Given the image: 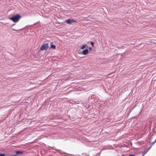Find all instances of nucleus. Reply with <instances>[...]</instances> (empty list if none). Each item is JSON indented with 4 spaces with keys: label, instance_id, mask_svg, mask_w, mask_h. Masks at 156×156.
<instances>
[{
    "label": "nucleus",
    "instance_id": "1",
    "mask_svg": "<svg viewBox=\"0 0 156 156\" xmlns=\"http://www.w3.org/2000/svg\"><path fill=\"white\" fill-rule=\"evenodd\" d=\"M21 16L19 14H17L14 16L9 18V19L13 21L14 23H16L18 22L20 19L21 18Z\"/></svg>",
    "mask_w": 156,
    "mask_h": 156
},
{
    "label": "nucleus",
    "instance_id": "2",
    "mask_svg": "<svg viewBox=\"0 0 156 156\" xmlns=\"http://www.w3.org/2000/svg\"><path fill=\"white\" fill-rule=\"evenodd\" d=\"M48 48V43L44 44L41 46L40 49L41 50H46Z\"/></svg>",
    "mask_w": 156,
    "mask_h": 156
},
{
    "label": "nucleus",
    "instance_id": "3",
    "mask_svg": "<svg viewBox=\"0 0 156 156\" xmlns=\"http://www.w3.org/2000/svg\"><path fill=\"white\" fill-rule=\"evenodd\" d=\"M66 23L67 24H71L72 23L74 22H76L77 21L71 19H68L65 21Z\"/></svg>",
    "mask_w": 156,
    "mask_h": 156
},
{
    "label": "nucleus",
    "instance_id": "4",
    "mask_svg": "<svg viewBox=\"0 0 156 156\" xmlns=\"http://www.w3.org/2000/svg\"><path fill=\"white\" fill-rule=\"evenodd\" d=\"M89 50L87 49H86L83 51L82 52V54L83 55H87L89 53Z\"/></svg>",
    "mask_w": 156,
    "mask_h": 156
},
{
    "label": "nucleus",
    "instance_id": "5",
    "mask_svg": "<svg viewBox=\"0 0 156 156\" xmlns=\"http://www.w3.org/2000/svg\"><path fill=\"white\" fill-rule=\"evenodd\" d=\"M53 44V43L52 42H51V45L50 48H51L55 49L56 48V46L55 45L52 44Z\"/></svg>",
    "mask_w": 156,
    "mask_h": 156
},
{
    "label": "nucleus",
    "instance_id": "6",
    "mask_svg": "<svg viewBox=\"0 0 156 156\" xmlns=\"http://www.w3.org/2000/svg\"><path fill=\"white\" fill-rule=\"evenodd\" d=\"M23 152L21 151H18L16 152V154H23Z\"/></svg>",
    "mask_w": 156,
    "mask_h": 156
},
{
    "label": "nucleus",
    "instance_id": "7",
    "mask_svg": "<svg viewBox=\"0 0 156 156\" xmlns=\"http://www.w3.org/2000/svg\"><path fill=\"white\" fill-rule=\"evenodd\" d=\"M87 46V45L86 44H84L80 48V49H84Z\"/></svg>",
    "mask_w": 156,
    "mask_h": 156
},
{
    "label": "nucleus",
    "instance_id": "8",
    "mask_svg": "<svg viewBox=\"0 0 156 156\" xmlns=\"http://www.w3.org/2000/svg\"><path fill=\"white\" fill-rule=\"evenodd\" d=\"M5 154H0V156H5Z\"/></svg>",
    "mask_w": 156,
    "mask_h": 156
},
{
    "label": "nucleus",
    "instance_id": "9",
    "mask_svg": "<svg viewBox=\"0 0 156 156\" xmlns=\"http://www.w3.org/2000/svg\"><path fill=\"white\" fill-rule=\"evenodd\" d=\"M90 44H91L92 46L93 47H94V43L92 42H90Z\"/></svg>",
    "mask_w": 156,
    "mask_h": 156
},
{
    "label": "nucleus",
    "instance_id": "10",
    "mask_svg": "<svg viewBox=\"0 0 156 156\" xmlns=\"http://www.w3.org/2000/svg\"><path fill=\"white\" fill-rule=\"evenodd\" d=\"M89 50L90 51L92 50V48L91 47H90L89 48Z\"/></svg>",
    "mask_w": 156,
    "mask_h": 156
},
{
    "label": "nucleus",
    "instance_id": "11",
    "mask_svg": "<svg viewBox=\"0 0 156 156\" xmlns=\"http://www.w3.org/2000/svg\"><path fill=\"white\" fill-rule=\"evenodd\" d=\"M129 156H135L134 155H130Z\"/></svg>",
    "mask_w": 156,
    "mask_h": 156
},
{
    "label": "nucleus",
    "instance_id": "12",
    "mask_svg": "<svg viewBox=\"0 0 156 156\" xmlns=\"http://www.w3.org/2000/svg\"><path fill=\"white\" fill-rule=\"evenodd\" d=\"M121 156H124V155H122Z\"/></svg>",
    "mask_w": 156,
    "mask_h": 156
}]
</instances>
